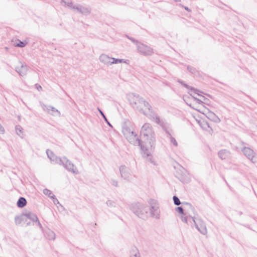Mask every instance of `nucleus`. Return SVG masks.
I'll use <instances>...</instances> for the list:
<instances>
[{
    "mask_svg": "<svg viewBox=\"0 0 257 257\" xmlns=\"http://www.w3.org/2000/svg\"><path fill=\"white\" fill-rule=\"evenodd\" d=\"M140 134L144 139L143 144L141 142L140 146L143 157L148 162L155 165L152 153L155 147L156 139L152 125L149 123H145L141 127Z\"/></svg>",
    "mask_w": 257,
    "mask_h": 257,
    "instance_id": "obj_1",
    "label": "nucleus"
},
{
    "mask_svg": "<svg viewBox=\"0 0 257 257\" xmlns=\"http://www.w3.org/2000/svg\"><path fill=\"white\" fill-rule=\"evenodd\" d=\"M127 99L132 106L137 110H142L141 105L144 104V106L147 107L148 110L152 112V107L149 103L139 95L134 93H130L127 95Z\"/></svg>",
    "mask_w": 257,
    "mask_h": 257,
    "instance_id": "obj_2",
    "label": "nucleus"
},
{
    "mask_svg": "<svg viewBox=\"0 0 257 257\" xmlns=\"http://www.w3.org/2000/svg\"><path fill=\"white\" fill-rule=\"evenodd\" d=\"M131 210L140 218L145 219L148 217L149 208L146 205L139 203L133 204Z\"/></svg>",
    "mask_w": 257,
    "mask_h": 257,
    "instance_id": "obj_3",
    "label": "nucleus"
},
{
    "mask_svg": "<svg viewBox=\"0 0 257 257\" xmlns=\"http://www.w3.org/2000/svg\"><path fill=\"white\" fill-rule=\"evenodd\" d=\"M122 132L128 141L135 146H140L141 140L138 138L137 135L134 132L130 127L124 126Z\"/></svg>",
    "mask_w": 257,
    "mask_h": 257,
    "instance_id": "obj_4",
    "label": "nucleus"
},
{
    "mask_svg": "<svg viewBox=\"0 0 257 257\" xmlns=\"http://www.w3.org/2000/svg\"><path fill=\"white\" fill-rule=\"evenodd\" d=\"M147 116L149 117L151 120L154 121L157 124L160 125L164 132L168 130V128L171 127L169 123L161 119L160 116L157 114L155 113L153 110L152 112H150L149 113L148 116Z\"/></svg>",
    "mask_w": 257,
    "mask_h": 257,
    "instance_id": "obj_5",
    "label": "nucleus"
},
{
    "mask_svg": "<svg viewBox=\"0 0 257 257\" xmlns=\"http://www.w3.org/2000/svg\"><path fill=\"white\" fill-rule=\"evenodd\" d=\"M150 205V210L151 215L156 218L159 219L160 216V207L158 202L155 199H150L148 201Z\"/></svg>",
    "mask_w": 257,
    "mask_h": 257,
    "instance_id": "obj_6",
    "label": "nucleus"
},
{
    "mask_svg": "<svg viewBox=\"0 0 257 257\" xmlns=\"http://www.w3.org/2000/svg\"><path fill=\"white\" fill-rule=\"evenodd\" d=\"M59 165H62L66 170L74 174L79 173L78 170L74 164L65 157L61 159V162Z\"/></svg>",
    "mask_w": 257,
    "mask_h": 257,
    "instance_id": "obj_7",
    "label": "nucleus"
},
{
    "mask_svg": "<svg viewBox=\"0 0 257 257\" xmlns=\"http://www.w3.org/2000/svg\"><path fill=\"white\" fill-rule=\"evenodd\" d=\"M195 224L196 229L202 234L205 235L207 233V229L206 224L203 220L200 218H194L193 217H190Z\"/></svg>",
    "mask_w": 257,
    "mask_h": 257,
    "instance_id": "obj_8",
    "label": "nucleus"
},
{
    "mask_svg": "<svg viewBox=\"0 0 257 257\" xmlns=\"http://www.w3.org/2000/svg\"><path fill=\"white\" fill-rule=\"evenodd\" d=\"M137 47L138 51L143 55L151 56L154 53L152 48L143 43L137 42Z\"/></svg>",
    "mask_w": 257,
    "mask_h": 257,
    "instance_id": "obj_9",
    "label": "nucleus"
},
{
    "mask_svg": "<svg viewBox=\"0 0 257 257\" xmlns=\"http://www.w3.org/2000/svg\"><path fill=\"white\" fill-rule=\"evenodd\" d=\"M244 155L252 163L255 164L256 162L255 153L253 150L248 147H244L242 149Z\"/></svg>",
    "mask_w": 257,
    "mask_h": 257,
    "instance_id": "obj_10",
    "label": "nucleus"
},
{
    "mask_svg": "<svg viewBox=\"0 0 257 257\" xmlns=\"http://www.w3.org/2000/svg\"><path fill=\"white\" fill-rule=\"evenodd\" d=\"M73 9L83 15L87 16L91 13V9L88 7H84L81 5L75 4L73 6Z\"/></svg>",
    "mask_w": 257,
    "mask_h": 257,
    "instance_id": "obj_11",
    "label": "nucleus"
},
{
    "mask_svg": "<svg viewBox=\"0 0 257 257\" xmlns=\"http://www.w3.org/2000/svg\"><path fill=\"white\" fill-rule=\"evenodd\" d=\"M119 171L122 178L124 179L129 180L132 178V172L130 168L125 166H121L119 168Z\"/></svg>",
    "mask_w": 257,
    "mask_h": 257,
    "instance_id": "obj_12",
    "label": "nucleus"
},
{
    "mask_svg": "<svg viewBox=\"0 0 257 257\" xmlns=\"http://www.w3.org/2000/svg\"><path fill=\"white\" fill-rule=\"evenodd\" d=\"M28 70L27 66L20 61L19 62V65L15 67L16 71L21 76H26Z\"/></svg>",
    "mask_w": 257,
    "mask_h": 257,
    "instance_id": "obj_13",
    "label": "nucleus"
},
{
    "mask_svg": "<svg viewBox=\"0 0 257 257\" xmlns=\"http://www.w3.org/2000/svg\"><path fill=\"white\" fill-rule=\"evenodd\" d=\"M178 82H179L182 85H184L185 87L190 89L189 93H190V95H191L194 98V99L196 100V101L197 103H200L201 102H202V101H201L200 99L196 98L195 96V94H197V95H199V94L197 92L198 91L197 90H196L193 88H190V86H189L188 85L185 84L183 81H182L180 80H178Z\"/></svg>",
    "mask_w": 257,
    "mask_h": 257,
    "instance_id": "obj_14",
    "label": "nucleus"
},
{
    "mask_svg": "<svg viewBox=\"0 0 257 257\" xmlns=\"http://www.w3.org/2000/svg\"><path fill=\"white\" fill-rule=\"evenodd\" d=\"M48 157L49 158L52 163L59 164L61 162V159L56 156L52 151L47 150L46 151Z\"/></svg>",
    "mask_w": 257,
    "mask_h": 257,
    "instance_id": "obj_15",
    "label": "nucleus"
},
{
    "mask_svg": "<svg viewBox=\"0 0 257 257\" xmlns=\"http://www.w3.org/2000/svg\"><path fill=\"white\" fill-rule=\"evenodd\" d=\"M165 132L166 134L167 138L169 139L170 143L174 147H177L178 146V143L175 138L172 136L173 130L171 127L166 130Z\"/></svg>",
    "mask_w": 257,
    "mask_h": 257,
    "instance_id": "obj_16",
    "label": "nucleus"
},
{
    "mask_svg": "<svg viewBox=\"0 0 257 257\" xmlns=\"http://www.w3.org/2000/svg\"><path fill=\"white\" fill-rule=\"evenodd\" d=\"M100 61L107 66L111 65L112 57H110L106 54H101L99 58Z\"/></svg>",
    "mask_w": 257,
    "mask_h": 257,
    "instance_id": "obj_17",
    "label": "nucleus"
},
{
    "mask_svg": "<svg viewBox=\"0 0 257 257\" xmlns=\"http://www.w3.org/2000/svg\"><path fill=\"white\" fill-rule=\"evenodd\" d=\"M219 157L222 160L228 158L230 156V153L227 150H221L218 153Z\"/></svg>",
    "mask_w": 257,
    "mask_h": 257,
    "instance_id": "obj_18",
    "label": "nucleus"
},
{
    "mask_svg": "<svg viewBox=\"0 0 257 257\" xmlns=\"http://www.w3.org/2000/svg\"><path fill=\"white\" fill-rule=\"evenodd\" d=\"M22 216H24L33 221L34 222L35 221H38V217L36 215L30 211H26L22 213Z\"/></svg>",
    "mask_w": 257,
    "mask_h": 257,
    "instance_id": "obj_19",
    "label": "nucleus"
},
{
    "mask_svg": "<svg viewBox=\"0 0 257 257\" xmlns=\"http://www.w3.org/2000/svg\"><path fill=\"white\" fill-rule=\"evenodd\" d=\"M130 257H142L139 250L136 246L133 247L130 251Z\"/></svg>",
    "mask_w": 257,
    "mask_h": 257,
    "instance_id": "obj_20",
    "label": "nucleus"
},
{
    "mask_svg": "<svg viewBox=\"0 0 257 257\" xmlns=\"http://www.w3.org/2000/svg\"><path fill=\"white\" fill-rule=\"evenodd\" d=\"M210 119L215 122H220V119L213 112H210L208 113L207 116Z\"/></svg>",
    "mask_w": 257,
    "mask_h": 257,
    "instance_id": "obj_21",
    "label": "nucleus"
},
{
    "mask_svg": "<svg viewBox=\"0 0 257 257\" xmlns=\"http://www.w3.org/2000/svg\"><path fill=\"white\" fill-rule=\"evenodd\" d=\"M45 234L46 237L50 240H54L55 239V232L50 229L47 230L46 231Z\"/></svg>",
    "mask_w": 257,
    "mask_h": 257,
    "instance_id": "obj_22",
    "label": "nucleus"
},
{
    "mask_svg": "<svg viewBox=\"0 0 257 257\" xmlns=\"http://www.w3.org/2000/svg\"><path fill=\"white\" fill-rule=\"evenodd\" d=\"M128 62H129L128 60H124L123 59H118V58H115L112 57V59L111 61V65L114 64L121 63L128 64Z\"/></svg>",
    "mask_w": 257,
    "mask_h": 257,
    "instance_id": "obj_23",
    "label": "nucleus"
},
{
    "mask_svg": "<svg viewBox=\"0 0 257 257\" xmlns=\"http://www.w3.org/2000/svg\"><path fill=\"white\" fill-rule=\"evenodd\" d=\"M27 204L26 199L23 197H20L17 201V206L20 208L24 207Z\"/></svg>",
    "mask_w": 257,
    "mask_h": 257,
    "instance_id": "obj_24",
    "label": "nucleus"
},
{
    "mask_svg": "<svg viewBox=\"0 0 257 257\" xmlns=\"http://www.w3.org/2000/svg\"><path fill=\"white\" fill-rule=\"evenodd\" d=\"M43 193L49 197L50 198H54L55 195L53 194L52 191H51L50 190L46 188L43 190Z\"/></svg>",
    "mask_w": 257,
    "mask_h": 257,
    "instance_id": "obj_25",
    "label": "nucleus"
},
{
    "mask_svg": "<svg viewBox=\"0 0 257 257\" xmlns=\"http://www.w3.org/2000/svg\"><path fill=\"white\" fill-rule=\"evenodd\" d=\"M141 108H142V110H138L139 112L143 113L144 115H145V116H148L149 115V113L150 112V111L148 110V109L147 108V107H144V104H142L141 105Z\"/></svg>",
    "mask_w": 257,
    "mask_h": 257,
    "instance_id": "obj_26",
    "label": "nucleus"
},
{
    "mask_svg": "<svg viewBox=\"0 0 257 257\" xmlns=\"http://www.w3.org/2000/svg\"><path fill=\"white\" fill-rule=\"evenodd\" d=\"M24 216L22 214L20 216H16L15 218V222L17 225L21 224L24 220Z\"/></svg>",
    "mask_w": 257,
    "mask_h": 257,
    "instance_id": "obj_27",
    "label": "nucleus"
},
{
    "mask_svg": "<svg viewBox=\"0 0 257 257\" xmlns=\"http://www.w3.org/2000/svg\"><path fill=\"white\" fill-rule=\"evenodd\" d=\"M50 111V114L53 115H56L57 114L60 115V111L53 106L51 108Z\"/></svg>",
    "mask_w": 257,
    "mask_h": 257,
    "instance_id": "obj_28",
    "label": "nucleus"
},
{
    "mask_svg": "<svg viewBox=\"0 0 257 257\" xmlns=\"http://www.w3.org/2000/svg\"><path fill=\"white\" fill-rule=\"evenodd\" d=\"M61 3L62 5H63V3L64 4V6H67L69 8H71L72 9H73V6H74V5H73L72 2L70 1V2H67L66 1H65L64 0H62L61 1Z\"/></svg>",
    "mask_w": 257,
    "mask_h": 257,
    "instance_id": "obj_29",
    "label": "nucleus"
},
{
    "mask_svg": "<svg viewBox=\"0 0 257 257\" xmlns=\"http://www.w3.org/2000/svg\"><path fill=\"white\" fill-rule=\"evenodd\" d=\"M23 128L20 125H17L16 126V133L18 135H19L20 137H22V135H23Z\"/></svg>",
    "mask_w": 257,
    "mask_h": 257,
    "instance_id": "obj_30",
    "label": "nucleus"
},
{
    "mask_svg": "<svg viewBox=\"0 0 257 257\" xmlns=\"http://www.w3.org/2000/svg\"><path fill=\"white\" fill-rule=\"evenodd\" d=\"M42 107L44 110L47 111L48 113H49L50 114V112H51L50 110H51V108L53 107L52 106L47 105L43 104H42Z\"/></svg>",
    "mask_w": 257,
    "mask_h": 257,
    "instance_id": "obj_31",
    "label": "nucleus"
},
{
    "mask_svg": "<svg viewBox=\"0 0 257 257\" xmlns=\"http://www.w3.org/2000/svg\"><path fill=\"white\" fill-rule=\"evenodd\" d=\"M106 204L109 207H116V203L115 201L108 200L106 201Z\"/></svg>",
    "mask_w": 257,
    "mask_h": 257,
    "instance_id": "obj_32",
    "label": "nucleus"
},
{
    "mask_svg": "<svg viewBox=\"0 0 257 257\" xmlns=\"http://www.w3.org/2000/svg\"><path fill=\"white\" fill-rule=\"evenodd\" d=\"M98 110L100 112L101 116L103 117L105 121L107 122V123L109 125L111 126L110 123L109 122V121L107 120V119L106 118L105 115H104V113L101 110V109L99 108H97Z\"/></svg>",
    "mask_w": 257,
    "mask_h": 257,
    "instance_id": "obj_33",
    "label": "nucleus"
},
{
    "mask_svg": "<svg viewBox=\"0 0 257 257\" xmlns=\"http://www.w3.org/2000/svg\"><path fill=\"white\" fill-rule=\"evenodd\" d=\"M18 42L17 43L15 44L16 46L23 48V47H24L26 45V43H25L24 42H22L20 40H18Z\"/></svg>",
    "mask_w": 257,
    "mask_h": 257,
    "instance_id": "obj_34",
    "label": "nucleus"
},
{
    "mask_svg": "<svg viewBox=\"0 0 257 257\" xmlns=\"http://www.w3.org/2000/svg\"><path fill=\"white\" fill-rule=\"evenodd\" d=\"M173 199L174 201V203L176 205H179L181 204V202L179 199L176 196H174L173 197Z\"/></svg>",
    "mask_w": 257,
    "mask_h": 257,
    "instance_id": "obj_35",
    "label": "nucleus"
},
{
    "mask_svg": "<svg viewBox=\"0 0 257 257\" xmlns=\"http://www.w3.org/2000/svg\"><path fill=\"white\" fill-rule=\"evenodd\" d=\"M109 183L114 187L118 186V181L115 179H111L109 181Z\"/></svg>",
    "mask_w": 257,
    "mask_h": 257,
    "instance_id": "obj_36",
    "label": "nucleus"
},
{
    "mask_svg": "<svg viewBox=\"0 0 257 257\" xmlns=\"http://www.w3.org/2000/svg\"><path fill=\"white\" fill-rule=\"evenodd\" d=\"M176 211L180 213L181 214H183V209L182 207H177L176 209Z\"/></svg>",
    "mask_w": 257,
    "mask_h": 257,
    "instance_id": "obj_37",
    "label": "nucleus"
},
{
    "mask_svg": "<svg viewBox=\"0 0 257 257\" xmlns=\"http://www.w3.org/2000/svg\"><path fill=\"white\" fill-rule=\"evenodd\" d=\"M52 199H53V202L55 205L59 204V202L58 200L56 198L55 196L54 197V198H52Z\"/></svg>",
    "mask_w": 257,
    "mask_h": 257,
    "instance_id": "obj_38",
    "label": "nucleus"
},
{
    "mask_svg": "<svg viewBox=\"0 0 257 257\" xmlns=\"http://www.w3.org/2000/svg\"><path fill=\"white\" fill-rule=\"evenodd\" d=\"M181 220L183 222H185V223H187V220H188V219L185 216H182L181 217Z\"/></svg>",
    "mask_w": 257,
    "mask_h": 257,
    "instance_id": "obj_39",
    "label": "nucleus"
},
{
    "mask_svg": "<svg viewBox=\"0 0 257 257\" xmlns=\"http://www.w3.org/2000/svg\"><path fill=\"white\" fill-rule=\"evenodd\" d=\"M4 132H5V130L4 128V127L0 124V133L4 134Z\"/></svg>",
    "mask_w": 257,
    "mask_h": 257,
    "instance_id": "obj_40",
    "label": "nucleus"
},
{
    "mask_svg": "<svg viewBox=\"0 0 257 257\" xmlns=\"http://www.w3.org/2000/svg\"><path fill=\"white\" fill-rule=\"evenodd\" d=\"M35 222H36L37 223L38 225L40 227V228L42 229V225L40 222L39 221V219H38V221H35Z\"/></svg>",
    "mask_w": 257,
    "mask_h": 257,
    "instance_id": "obj_41",
    "label": "nucleus"
},
{
    "mask_svg": "<svg viewBox=\"0 0 257 257\" xmlns=\"http://www.w3.org/2000/svg\"><path fill=\"white\" fill-rule=\"evenodd\" d=\"M133 43H135L136 45L137 44V42H138L137 41L135 40L133 38H129Z\"/></svg>",
    "mask_w": 257,
    "mask_h": 257,
    "instance_id": "obj_42",
    "label": "nucleus"
},
{
    "mask_svg": "<svg viewBox=\"0 0 257 257\" xmlns=\"http://www.w3.org/2000/svg\"><path fill=\"white\" fill-rule=\"evenodd\" d=\"M187 69H188V70H189V71H190L191 73H193L194 72V70H193V69H192V68H191L190 67L188 66Z\"/></svg>",
    "mask_w": 257,
    "mask_h": 257,
    "instance_id": "obj_43",
    "label": "nucleus"
},
{
    "mask_svg": "<svg viewBox=\"0 0 257 257\" xmlns=\"http://www.w3.org/2000/svg\"><path fill=\"white\" fill-rule=\"evenodd\" d=\"M37 89L40 90H42V87L40 86V85H39L38 87H37Z\"/></svg>",
    "mask_w": 257,
    "mask_h": 257,
    "instance_id": "obj_44",
    "label": "nucleus"
},
{
    "mask_svg": "<svg viewBox=\"0 0 257 257\" xmlns=\"http://www.w3.org/2000/svg\"><path fill=\"white\" fill-rule=\"evenodd\" d=\"M185 9L186 11H188V12H190V10L189 9V8H187V7H185Z\"/></svg>",
    "mask_w": 257,
    "mask_h": 257,
    "instance_id": "obj_45",
    "label": "nucleus"
},
{
    "mask_svg": "<svg viewBox=\"0 0 257 257\" xmlns=\"http://www.w3.org/2000/svg\"><path fill=\"white\" fill-rule=\"evenodd\" d=\"M174 1H176V2H179V1H180V0H174Z\"/></svg>",
    "mask_w": 257,
    "mask_h": 257,
    "instance_id": "obj_46",
    "label": "nucleus"
}]
</instances>
